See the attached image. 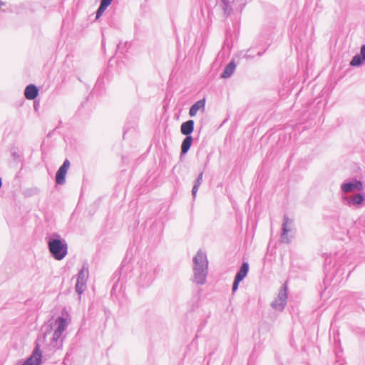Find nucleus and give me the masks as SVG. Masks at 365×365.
<instances>
[{
	"label": "nucleus",
	"mask_w": 365,
	"mask_h": 365,
	"mask_svg": "<svg viewBox=\"0 0 365 365\" xmlns=\"http://www.w3.org/2000/svg\"><path fill=\"white\" fill-rule=\"evenodd\" d=\"M203 171L200 172L194 182V185L192 189V195L195 198L196 197L199 187L202 182Z\"/></svg>",
	"instance_id": "nucleus-22"
},
{
	"label": "nucleus",
	"mask_w": 365,
	"mask_h": 365,
	"mask_svg": "<svg viewBox=\"0 0 365 365\" xmlns=\"http://www.w3.org/2000/svg\"><path fill=\"white\" fill-rule=\"evenodd\" d=\"M113 0H101L100 5L96 11V19H100Z\"/></svg>",
	"instance_id": "nucleus-17"
},
{
	"label": "nucleus",
	"mask_w": 365,
	"mask_h": 365,
	"mask_svg": "<svg viewBox=\"0 0 365 365\" xmlns=\"http://www.w3.org/2000/svg\"><path fill=\"white\" fill-rule=\"evenodd\" d=\"M246 59H252L254 58L255 55L252 53V49H248L243 56Z\"/></svg>",
	"instance_id": "nucleus-28"
},
{
	"label": "nucleus",
	"mask_w": 365,
	"mask_h": 365,
	"mask_svg": "<svg viewBox=\"0 0 365 365\" xmlns=\"http://www.w3.org/2000/svg\"><path fill=\"white\" fill-rule=\"evenodd\" d=\"M331 259L329 262V258H325V264H324V269L325 270L328 269V266L330 265Z\"/></svg>",
	"instance_id": "nucleus-31"
},
{
	"label": "nucleus",
	"mask_w": 365,
	"mask_h": 365,
	"mask_svg": "<svg viewBox=\"0 0 365 365\" xmlns=\"http://www.w3.org/2000/svg\"><path fill=\"white\" fill-rule=\"evenodd\" d=\"M222 8L223 10V16L225 18H228L232 14L236 13L232 7V4L230 3L228 0H222Z\"/></svg>",
	"instance_id": "nucleus-20"
},
{
	"label": "nucleus",
	"mask_w": 365,
	"mask_h": 365,
	"mask_svg": "<svg viewBox=\"0 0 365 365\" xmlns=\"http://www.w3.org/2000/svg\"><path fill=\"white\" fill-rule=\"evenodd\" d=\"M117 48H118V49L120 48V43L117 45Z\"/></svg>",
	"instance_id": "nucleus-36"
},
{
	"label": "nucleus",
	"mask_w": 365,
	"mask_h": 365,
	"mask_svg": "<svg viewBox=\"0 0 365 365\" xmlns=\"http://www.w3.org/2000/svg\"><path fill=\"white\" fill-rule=\"evenodd\" d=\"M205 98H203L202 99H200L197 101H196L195 103H193L189 110V115L190 117H194L196 115L197 113L199 110L204 111L205 108Z\"/></svg>",
	"instance_id": "nucleus-13"
},
{
	"label": "nucleus",
	"mask_w": 365,
	"mask_h": 365,
	"mask_svg": "<svg viewBox=\"0 0 365 365\" xmlns=\"http://www.w3.org/2000/svg\"><path fill=\"white\" fill-rule=\"evenodd\" d=\"M364 62H365V59L359 53H356L353 56L349 64L353 67H359L361 66Z\"/></svg>",
	"instance_id": "nucleus-24"
},
{
	"label": "nucleus",
	"mask_w": 365,
	"mask_h": 365,
	"mask_svg": "<svg viewBox=\"0 0 365 365\" xmlns=\"http://www.w3.org/2000/svg\"><path fill=\"white\" fill-rule=\"evenodd\" d=\"M34 101V109L36 112H38V108L40 106L39 101H36V99Z\"/></svg>",
	"instance_id": "nucleus-29"
},
{
	"label": "nucleus",
	"mask_w": 365,
	"mask_h": 365,
	"mask_svg": "<svg viewBox=\"0 0 365 365\" xmlns=\"http://www.w3.org/2000/svg\"><path fill=\"white\" fill-rule=\"evenodd\" d=\"M88 277V266L84 263L77 274V282L86 284Z\"/></svg>",
	"instance_id": "nucleus-19"
},
{
	"label": "nucleus",
	"mask_w": 365,
	"mask_h": 365,
	"mask_svg": "<svg viewBox=\"0 0 365 365\" xmlns=\"http://www.w3.org/2000/svg\"><path fill=\"white\" fill-rule=\"evenodd\" d=\"M249 263L247 262H243L240 269L237 270L235 277L240 280H243L249 272Z\"/></svg>",
	"instance_id": "nucleus-18"
},
{
	"label": "nucleus",
	"mask_w": 365,
	"mask_h": 365,
	"mask_svg": "<svg viewBox=\"0 0 365 365\" xmlns=\"http://www.w3.org/2000/svg\"><path fill=\"white\" fill-rule=\"evenodd\" d=\"M86 284L83 283V282H76L75 289H76V292L79 295H81V294H83V292H84V290H85V287H86Z\"/></svg>",
	"instance_id": "nucleus-26"
},
{
	"label": "nucleus",
	"mask_w": 365,
	"mask_h": 365,
	"mask_svg": "<svg viewBox=\"0 0 365 365\" xmlns=\"http://www.w3.org/2000/svg\"><path fill=\"white\" fill-rule=\"evenodd\" d=\"M359 54L365 59V44L361 46Z\"/></svg>",
	"instance_id": "nucleus-30"
},
{
	"label": "nucleus",
	"mask_w": 365,
	"mask_h": 365,
	"mask_svg": "<svg viewBox=\"0 0 365 365\" xmlns=\"http://www.w3.org/2000/svg\"><path fill=\"white\" fill-rule=\"evenodd\" d=\"M39 89L35 84H29L26 86L24 96L27 100H35L38 96Z\"/></svg>",
	"instance_id": "nucleus-11"
},
{
	"label": "nucleus",
	"mask_w": 365,
	"mask_h": 365,
	"mask_svg": "<svg viewBox=\"0 0 365 365\" xmlns=\"http://www.w3.org/2000/svg\"><path fill=\"white\" fill-rule=\"evenodd\" d=\"M340 189L344 194L354 191H361L364 189V184L361 180L353 178L351 180H344L341 184Z\"/></svg>",
	"instance_id": "nucleus-7"
},
{
	"label": "nucleus",
	"mask_w": 365,
	"mask_h": 365,
	"mask_svg": "<svg viewBox=\"0 0 365 365\" xmlns=\"http://www.w3.org/2000/svg\"><path fill=\"white\" fill-rule=\"evenodd\" d=\"M70 161L68 159H66L63 164L60 166L58 170L56 173V183L57 185H63L66 182V176L68 172V170L70 167Z\"/></svg>",
	"instance_id": "nucleus-9"
},
{
	"label": "nucleus",
	"mask_w": 365,
	"mask_h": 365,
	"mask_svg": "<svg viewBox=\"0 0 365 365\" xmlns=\"http://www.w3.org/2000/svg\"><path fill=\"white\" fill-rule=\"evenodd\" d=\"M193 278L197 284L203 285L206 282L208 269V261L206 255L199 250L192 259Z\"/></svg>",
	"instance_id": "nucleus-2"
},
{
	"label": "nucleus",
	"mask_w": 365,
	"mask_h": 365,
	"mask_svg": "<svg viewBox=\"0 0 365 365\" xmlns=\"http://www.w3.org/2000/svg\"><path fill=\"white\" fill-rule=\"evenodd\" d=\"M132 266L130 264V262L127 260V259H124L122 261L121 266L119 269L118 272H115L113 274L112 280L114 281L111 289V294H113L118 288V282L120 279V277H127L128 272L131 271Z\"/></svg>",
	"instance_id": "nucleus-6"
},
{
	"label": "nucleus",
	"mask_w": 365,
	"mask_h": 365,
	"mask_svg": "<svg viewBox=\"0 0 365 365\" xmlns=\"http://www.w3.org/2000/svg\"><path fill=\"white\" fill-rule=\"evenodd\" d=\"M45 240L50 255L56 260L63 259L68 254V243L58 232L48 234Z\"/></svg>",
	"instance_id": "nucleus-1"
},
{
	"label": "nucleus",
	"mask_w": 365,
	"mask_h": 365,
	"mask_svg": "<svg viewBox=\"0 0 365 365\" xmlns=\"http://www.w3.org/2000/svg\"><path fill=\"white\" fill-rule=\"evenodd\" d=\"M5 5H6V3H5V2L0 1V7H1V6H5Z\"/></svg>",
	"instance_id": "nucleus-35"
},
{
	"label": "nucleus",
	"mask_w": 365,
	"mask_h": 365,
	"mask_svg": "<svg viewBox=\"0 0 365 365\" xmlns=\"http://www.w3.org/2000/svg\"><path fill=\"white\" fill-rule=\"evenodd\" d=\"M347 300L353 309L359 313L365 314V294L361 292H351L347 296Z\"/></svg>",
	"instance_id": "nucleus-4"
},
{
	"label": "nucleus",
	"mask_w": 365,
	"mask_h": 365,
	"mask_svg": "<svg viewBox=\"0 0 365 365\" xmlns=\"http://www.w3.org/2000/svg\"><path fill=\"white\" fill-rule=\"evenodd\" d=\"M264 52H265V51H258V52L257 53V54H256V55H257V56H262V55H263V53H264Z\"/></svg>",
	"instance_id": "nucleus-34"
},
{
	"label": "nucleus",
	"mask_w": 365,
	"mask_h": 365,
	"mask_svg": "<svg viewBox=\"0 0 365 365\" xmlns=\"http://www.w3.org/2000/svg\"><path fill=\"white\" fill-rule=\"evenodd\" d=\"M195 122L193 120H187L183 122L180 125V132L185 136H192L194 131Z\"/></svg>",
	"instance_id": "nucleus-12"
},
{
	"label": "nucleus",
	"mask_w": 365,
	"mask_h": 365,
	"mask_svg": "<svg viewBox=\"0 0 365 365\" xmlns=\"http://www.w3.org/2000/svg\"><path fill=\"white\" fill-rule=\"evenodd\" d=\"M56 324L57 327L54 331H57L58 333L63 334V332L68 327V322L66 319L62 316H59L56 318Z\"/></svg>",
	"instance_id": "nucleus-21"
},
{
	"label": "nucleus",
	"mask_w": 365,
	"mask_h": 365,
	"mask_svg": "<svg viewBox=\"0 0 365 365\" xmlns=\"http://www.w3.org/2000/svg\"><path fill=\"white\" fill-rule=\"evenodd\" d=\"M242 282V280H240L239 279H237V278H234V281H233V283H232V292H235L238 287H239V284L240 283Z\"/></svg>",
	"instance_id": "nucleus-27"
},
{
	"label": "nucleus",
	"mask_w": 365,
	"mask_h": 365,
	"mask_svg": "<svg viewBox=\"0 0 365 365\" xmlns=\"http://www.w3.org/2000/svg\"><path fill=\"white\" fill-rule=\"evenodd\" d=\"M192 136H185V138L183 139L181 143L180 157L187 153V152L190 149V147L192 146Z\"/></svg>",
	"instance_id": "nucleus-16"
},
{
	"label": "nucleus",
	"mask_w": 365,
	"mask_h": 365,
	"mask_svg": "<svg viewBox=\"0 0 365 365\" xmlns=\"http://www.w3.org/2000/svg\"><path fill=\"white\" fill-rule=\"evenodd\" d=\"M61 333H58L56 331H53L50 340V343L48 344V346L51 349H59L62 347L63 340L61 339Z\"/></svg>",
	"instance_id": "nucleus-14"
},
{
	"label": "nucleus",
	"mask_w": 365,
	"mask_h": 365,
	"mask_svg": "<svg viewBox=\"0 0 365 365\" xmlns=\"http://www.w3.org/2000/svg\"><path fill=\"white\" fill-rule=\"evenodd\" d=\"M293 220L290 219L287 215H284L283 222L282 225L281 241L284 243H289L290 240L288 237V232L291 230Z\"/></svg>",
	"instance_id": "nucleus-10"
},
{
	"label": "nucleus",
	"mask_w": 365,
	"mask_h": 365,
	"mask_svg": "<svg viewBox=\"0 0 365 365\" xmlns=\"http://www.w3.org/2000/svg\"><path fill=\"white\" fill-rule=\"evenodd\" d=\"M109 25L113 28H118V24L117 23H115L113 20H110L109 21Z\"/></svg>",
	"instance_id": "nucleus-32"
},
{
	"label": "nucleus",
	"mask_w": 365,
	"mask_h": 365,
	"mask_svg": "<svg viewBox=\"0 0 365 365\" xmlns=\"http://www.w3.org/2000/svg\"><path fill=\"white\" fill-rule=\"evenodd\" d=\"M13 155H14V156H16V153H13Z\"/></svg>",
	"instance_id": "nucleus-37"
},
{
	"label": "nucleus",
	"mask_w": 365,
	"mask_h": 365,
	"mask_svg": "<svg viewBox=\"0 0 365 365\" xmlns=\"http://www.w3.org/2000/svg\"><path fill=\"white\" fill-rule=\"evenodd\" d=\"M236 63L235 60L230 61L225 67L223 71L220 74L221 78H229L232 76L236 69Z\"/></svg>",
	"instance_id": "nucleus-15"
},
{
	"label": "nucleus",
	"mask_w": 365,
	"mask_h": 365,
	"mask_svg": "<svg viewBox=\"0 0 365 365\" xmlns=\"http://www.w3.org/2000/svg\"><path fill=\"white\" fill-rule=\"evenodd\" d=\"M287 282H285L280 287L277 297L272 302L271 306L273 309L278 311H283L287 300Z\"/></svg>",
	"instance_id": "nucleus-5"
},
{
	"label": "nucleus",
	"mask_w": 365,
	"mask_h": 365,
	"mask_svg": "<svg viewBox=\"0 0 365 365\" xmlns=\"http://www.w3.org/2000/svg\"><path fill=\"white\" fill-rule=\"evenodd\" d=\"M40 190L36 187L26 188L23 191V194L25 197H29L36 195L39 193Z\"/></svg>",
	"instance_id": "nucleus-25"
},
{
	"label": "nucleus",
	"mask_w": 365,
	"mask_h": 365,
	"mask_svg": "<svg viewBox=\"0 0 365 365\" xmlns=\"http://www.w3.org/2000/svg\"><path fill=\"white\" fill-rule=\"evenodd\" d=\"M341 200L344 205L354 208H360L365 201V196L364 193L358 192L352 196L343 195Z\"/></svg>",
	"instance_id": "nucleus-8"
},
{
	"label": "nucleus",
	"mask_w": 365,
	"mask_h": 365,
	"mask_svg": "<svg viewBox=\"0 0 365 365\" xmlns=\"http://www.w3.org/2000/svg\"><path fill=\"white\" fill-rule=\"evenodd\" d=\"M232 4L234 11L236 13L241 14L247 3L245 0H233Z\"/></svg>",
	"instance_id": "nucleus-23"
},
{
	"label": "nucleus",
	"mask_w": 365,
	"mask_h": 365,
	"mask_svg": "<svg viewBox=\"0 0 365 365\" xmlns=\"http://www.w3.org/2000/svg\"><path fill=\"white\" fill-rule=\"evenodd\" d=\"M158 266L152 262H145L142 264L137 284L140 287L146 288L153 282L157 273Z\"/></svg>",
	"instance_id": "nucleus-3"
},
{
	"label": "nucleus",
	"mask_w": 365,
	"mask_h": 365,
	"mask_svg": "<svg viewBox=\"0 0 365 365\" xmlns=\"http://www.w3.org/2000/svg\"><path fill=\"white\" fill-rule=\"evenodd\" d=\"M103 83V79L101 78H98V79L97 80V82H96V84L95 86V88L94 89H96L97 87L101 84Z\"/></svg>",
	"instance_id": "nucleus-33"
}]
</instances>
